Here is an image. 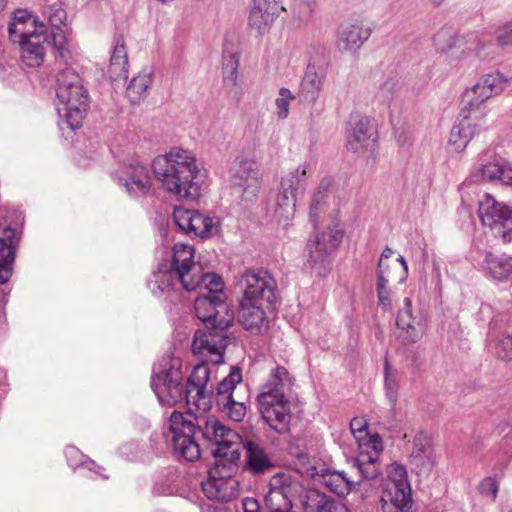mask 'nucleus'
<instances>
[{"mask_svg":"<svg viewBox=\"0 0 512 512\" xmlns=\"http://www.w3.org/2000/svg\"><path fill=\"white\" fill-rule=\"evenodd\" d=\"M175 268L184 290L191 292L201 289L194 302L197 318L207 328L228 329L234 313L226 302L224 282L214 273L204 272L194 261V248L191 245H178L175 249Z\"/></svg>","mask_w":512,"mask_h":512,"instance_id":"1","label":"nucleus"},{"mask_svg":"<svg viewBox=\"0 0 512 512\" xmlns=\"http://www.w3.org/2000/svg\"><path fill=\"white\" fill-rule=\"evenodd\" d=\"M156 179L169 193L182 199H196L200 194L197 182L200 172L193 152L174 147L157 156L151 164Z\"/></svg>","mask_w":512,"mask_h":512,"instance_id":"2","label":"nucleus"},{"mask_svg":"<svg viewBox=\"0 0 512 512\" xmlns=\"http://www.w3.org/2000/svg\"><path fill=\"white\" fill-rule=\"evenodd\" d=\"M295 384V378L287 368L276 365L257 396L259 411L264 421L278 433L289 428L291 420L289 394Z\"/></svg>","mask_w":512,"mask_h":512,"instance_id":"3","label":"nucleus"},{"mask_svg":"<svg viewBox=\"0 0 512 512\" xmlns=\"http://www.w3.org/2000/svg\"><path fill=\"white\" fill-rule=\"evenodd\" d=\"M56 105L59 116L71 129H77L86 115L89 96L80 76L71 68H64L57 76Z\"/></svg>","mask_w":512,"mask_h":512,"instance_id":"4","label":"nucleus"},{"mask_svg":"<svg viewBox=\"0 0 512 512\" xmlns=\"http://www.w3.org/2000/svg\"><path fill=\"white\" fill-rule=\"evenodd\" d=\"M198 432L207 443L214 447L211 452L215 461L240 459L242 438L216 417L199 413Z\"/></svg>","mask_w":512,"mask_h":512,"instance_id":"5","label":"nucleus"},{"mask_svg":"<svg viewBox=\"0 0 512 512\" xmlns=\"http://www.w3.org/2000/svg\"><path fill=\"white\" fill-rule=\"evenodd\" d=\"M199 412L194 407L188 413L174 411L169 418L172 446L176 455L188 462L199 459L200 446L195 440L198 430Z\"/></svg>","mask_w":512,"mask_h":512,"instance_id":"6","label":"nucleus"},{"mask_svg":"<svg viewBox=\"0 0 512 512\" xmlns=\"http://www.w3.org/2000/svg\"><path fill=\"white\" fill-rule=\"evenodd\" d=\"M265 505L269 512H292L296 500H306L307 490L299 478L291 473H277L269 481Z\"/></svg>","mask_w":512,"mask_h":512,"instance_id":"7","label":"nucleus"},{"mask_svg":"<svg viewBox=\"0 0 512 512\" xmlns=\"http://www.w3.org/2000/svg\"><path fill=\"white\" fill-rule=\"evenodd\" d=\"M239 460H217L201 482L204 495L210 500L228 502L238 497L239 482L233 477Z\"/></svg>","mask_w":512,"mask_h":512,"instance_id":"8","label":"nucleus"},{"mask_svg":"<svg viewBox=\"0 0 512 512\" xmlns=\"http://www.w3.org/2000/svg\"><path fill=\"white\" fill-rule=\"evenodd\" d=\"M311 175V165L303 163L281 178L274 211L279 223L286 225L294 218L299 190Z\"/></svg>","mask_w":512,"mask_h":512,"instance_id":"9","label":"nucleus"},{"mask_svg":"<svg viewBox=\"0 0 512 512\" xmlns=\"http://www.w3.org/2000/svg\"><path fill=\"white\" fill-rule=\"evenodd\" d=\"M162 368L151 379V387L159 402L173 406L185 400L183 373L178 359L164 360Z\"/></svg>","mask_w":512,"mask_h":512,"instance_id":"10","label":"nucleus"},{"mask_svg":"<svg viewBox=\"0 0 512 512\" xmlns=\"http://www.w3.org/2000/svg\"><path fill=\"white\" fill-rule=\"evenodd\" d=\"M478 215L481 223L495 238L504 243L512 240V206L498 202L490 194L479 200Z\"/></svg>","mask_w":512,"mask_h":512,"instance_id":"11","label":"nucleus"},{"mask_svg":"<svg viewBox=\"0 0 512 512\" xmlns=\"http://www.w3.org/2000/svg\"><path fill=\"white\" fill-rule=\"evenodd\" d=\"M259 179V168L255 161H236L229 180L231 195L240 203L253 202L259 191Z\"/></svg>","mask_w":512,"mask_h":512,"instance_id":"12","label":"nucleus"},{"mask_svg":"<svg viewBox=\"0 0 512 512\" xmlns=\"http://www.w3.org/2000/svg\"><path fill=\"white\" fill-rule=\"evenodd\" d=\"M114 180L132 197H141L149 193L152 178L147 165L138 157L123 161L113 174Z\"/></svg>","mask_w":512,"mask_h":512,"instance_id":"13","label":"nucleus"},{"mask_svg":"<svg viewBox=\"0 0 512 512\" xmlns=\"http://www.w3.org/2000/svg\"><path fill=\"white\" fill-rule=\"evenodd\" d=\"M240 285L243 290L241 299L243 301L272 305L276 299V280L266 270L245 272L241 277Z\"/></svg>","mask_w":512,"mask_h":512,"instance_id":"14","label":"nucleus"},{"mask_svg":"<svg viewBox=\"0 0 512 512\" xmlns=\"http://www.w3.org/2000/svg\"><path fill=\"white\" fill-rule=\"evenodd\" d=\"M210 369L206 364L196 365L185 387V401L187 406L199 413H206L212 407L213 388H208Z\"/></svg>","mask_w":512,"mask_h":512,"instance_id":"15","label":"nucleus"},{"mask_svg":"<svg viewBox=\"0 0 512 512\" xmlns=\"http://www.w3.org/2000/svg\"><path fill=\"white\" fill-rule=\"evenodd\" d=\"M342 237L340 230L332 228L316 233L307 242L305 264L321 274L326 268L329 254L340 244Z\"/></svg>","mask_w":512,"mask_h":512,"instance_id":"16","label":"nucleus"},{"mask_svg":"<svg viewBox=\"0 0 512 512\" xmlns=\"http://www.w3.org/2000/svg\"><path fill=\"white\" fill-rule=\"evenodd\" d=\"M227 329L207 328L195 332L192 342V352L214 364L223 362L225 349L228 345Z\"/></svg>","mask_w":512,"mask_h":512,"instance_id":"17","label":"nucleus"},{"mask_svg":"<svg viewBox=\"0 0 512 512\" xmlns=\"http://www.w3.org/2000/svg\"><path fill=\"white\" fill-rule=\"evenodd\" d=\"M283 11L280 0H253L247 19L250 33L257 37L268 33Z\"/></svg>","mask_w":512,"mask_h":512,"instance_id":"18","label":"nucleus"},{"mask_svg":"<svg viewBox=\"0 0 512 512\" xmlns=\"http://www.w3.org/2000/svg\"><path fill=\"white\" fill-rule=\"evenodd\" d=\"M481 110L468 111L466 107L461 109L449 138V147L453 152L462 153L471 139L479 130L480 121L483 119Z\"/></svg>","mask_w":512,"mask_h":512,"instance_id":"19","label":"nucleus"},{"mask_svg":"<svg viewBox=\"0 0 512 512\" xmlns=\"http://www.w3.org/2000/svg\"><path fill=\"white\" fill-rule=\"evenodd\" d=\"M397 336L404 344H414L425 334L426 322L421 313L414 314L411 299L403 300V307L396 317Z\"/></svg>","mask_w":512,"mask_h":512,"instance_id":"20","label":"nucleus"},{"mask_svg":"<svg viewBox=\"0 0 512 512\" xmlns=\"http://www.w3.org/2000/svg\"><path fill=\"white\" fill-rule=\"evenodd\" d=\"M508 80L499 72L484 75L480 80L466 91L468 111L479 110L478 107L490 97L504 91Z\"/></svg>","mask_w":512,"mask_h":512,"instance_id":"21","label":"nucleus"},{"mask_svg":"<svg viewBox=\"0 0 512 512\" xmlns=\"http://www.w3.org/2000/svg\"><path fill=\"white\" fill-rule=\"evenodd\" d=\"M361 451L357 458L353 461V468L357 471L359 480L375 479L380 473V465L378 463L379 456L383 451V442L379 435H375L368 439V444Z\"/></svg>","mask_w":512,"mask_h":512,"instance_id":"22","label":"nucleus"},{"mask_svg":"<svg viewBox=\"0 0 512 512\" xmlns=\"http://www.w3.org/2000/svg\"><path fill=\"white\" fill-rule=\"evenodd\" d=\"M326 77V67L315 61H310L300 83L298 91L299 100L304 104L314 105L319 99Z\"/></svg>","mask_w":512,"mask_h":512,"instance_id":"23","label":"nucleus"},{"mask_svg":"<svg viewBox=\"0 0 512 512\" xmlns=\"http://www.w3.org/2000/svg\"><path fill=\"white\" fill-rule=\"evenodd\" d=\"M378 133L374 123L367 117L357 121L347 134V149L354 153L374 151Z\"/></svg>","mask_w":512,"mask_h":512,"instance_id":"24","label":"nucleus"},{"mask_svg":"<svg viewBox=\"0 0 512 512\" xmlns=\"http://www.w3.org/2000/svg\"><path fill=\"white\" fill-rule=\"evenodd\" d=\"M44 32H46L44 23L39 22L27 10H17L8 26L9 40L16 45L25 42L34 34Z\"/></svg>","mask_w":512,"mask_h":512,"instance_id":"25","label":"nucleus"},{"mask_svg":"<svg viewBox=\"0 0 512 512\" xmlns=\"http://www.w3.org/2000/svg\"><path fill=\"white\" fill-rule=\"evenodd\" d=\"M372 30L362 20L342 23L338 30V46L347 52H356L369 39Z\"/></svg>","mask_w":512,"mask_h":512,"instance_id":"26","label":"nucleus"},{"mask_svg":"<svg viewBox=\"0 0 512 512\" xmlns=\"http://www.w3.org/2000/svg\"><path fill=\"white\" fill-rule=\"evenodd\" d=\"M409 463L417 473H429L435 465V453L430 437L424 432L417 433L412 441Z\"/></svg>","mask_w":512,"mask_h":512,"instance_id":"27","label":"nucleus"},{"mask_svg":"<svg viewBox=\"0 0 512 512\" xmlns=\"http://www.w3.org/2000/svg\"><path fill=\"white\" fill-rule=\"evenodd\" d=\"M20 235L11 227L0 231V284H6L12 276L16 248Z\"/></svg>","mask_w":512,"mask_h":512,"instance_id":"28","label":"nucleus"},{"mask_svg":"<svg viewBox=\"0 0 512 512\" xmlns=\"http://www.w3.org/2000/svg\"><path fill=\"white\" fill-rule=\"evenodd\" d=\"M269 305L262 303L240 301L238 321L244 329L253 334H259L267 327L265 307Z\"/></svg>","mask_w":512,"mask_h":512,"instance_id":"29","label":"nucleus"},{"mask_svg":"<svg viewBox=\"0 0 512 512\" xmlns=\"http://www.w3.org/2000/svg\"><path fill=\"white\" fill-rule=\"evenodd\" d=\"M46 32L34 34L25 42L18 44L20 59L28 67H39L44 63L46 55Z\"/></svg>","mask_w":512,"mask_h":512,"instance_id":"30","label":"nucleus"},{"mask_svg":"<svg viewBox=\"0 0 512 512\" xmlns=\"http://www.w3.org/2000/svg\"><path fill=\"white\" fill-rule=\"evenodd\" d=\"M302 506L304 512H350L344 504L317 490L306 493V500H303Z\"/></svg>","mask_w":512,"mask_h":512,"instance_id":"31","label":"nucleus"},{"mask_svg":"<svg viewBox=\"0 0 512 512\" xmlns=\"http://www.w3.org/2000/svg\"><path fill=\"white\" fill-rule=\"evenodd\" d=\"M178 245L186 244L176 243L173 247V258L171 266L169 268L161 267L157 272L153 274V278L148 282V286L154 294L170 291L173 288L175 282H179L181 284L175 268V249Z\"/></svg>","mask_w":512,"mask_h":512,"instance_id":"32","label":"nucleus"},{"mask_svg":"<svg viewBox=\"0 0 512 512\" xmlns=\"http://www.w3.org/2000/svg\"><path fill=\"white\" fill-rule=\"evenodd\" d=\"M246 449L247 468L254 474H262L269 470L273 464L266 451L259 444L247 441L242 442Z\"/></svg>","mask_w":512,"mask_h":512,"instance_id":"33","label":"nucleus"},{"mask_svg":"<svg viewBox=\"0 0 512 512\" xmlns=\"http://www.w3.org/2000/svg\"><path fill=\"white\" fill-rule=\"evenodd\" d=\"M483 268L496 280H507L512 274V257L506 254L486 253Z\"/></svg>","mask_w":512,"mask_h":512,"instance_id":"34","label":"nucleus"},{"mask_svg":"<svg viewBox=\"0 0 512 512\" xmlns=\"http://www.w3.org/2000/svg\"><path fill=\"white\" fill-rule=\"evenodd\" d=\"M335 192V182L331 176L323 177L317 185L310 205V218L315 221L318 213L328 204Z\"/></svg>","mask_w":512,"mask_h":512,"instance_id":"35","label":"nucleus"},{"mask_svg":"<svg viewBox=\"0 0 512 512\" xmlns=\"http://www.w3.org/2000/svg\"><path fill=\"white\" fill-rule=\"evenodd\" d=\"M323 484L333 493L339 496L349 494L352 488L360 483L353 476L348 477L342 471H327L321 475Z\"/></svg>","mask_w":512,"mask_h":512,"instance_id":"36","label":"nucleus"},{"mask_svg":"<svg viewBox=\"0 0 512 512\" xmlns=\"http://www.w3.org/2000/svg\"><path fill=\"white\" fill-rule=\"evenodd\" d=\"M108 73L113 80L128 76V53L122 40H118L113 48Z\"/></svg>","mask_w":512,"mask_h":512,"instance_id":"37","label":"nucleus"},{"mask_svg":"<svg viewBox=\"0 0 512 512\" xmlns=\"http://www.w3.org/2000/svg\"><path fill=\"white\" fill-rule=\"evenodd\" d=\"M52 44L56 52V58L67 64L77 54L76 46L72 39H69L66 34V29L56 28L51 30Z\"/></svg>","mask_w":512,"mask_h":512,"instance_id":"38","label":"nucleus"},{"mask_svg":"<svg viewBox=\"0 0 512 512\" xmlns=\"http://www.w3.org/2000/svg\"><path fill=\"white\" fill-rule=\"evenodd\" d=\"M381 502L383 512H412L411 492H384Z\"/></svg>","mask_w":512,"mask_h":512,"instance_id":"39","label":"nucleus"},{"mask_svg":"<svg viewBox=\"0 0 512 512\" xmlns=\"http://www.w3.org/2000/svg\"><path fill=\"white\" fill-rule=\"evenodd\" d=\"M242 381V375L239 369L233 368L229 375L223 378L217 386V404L231 400L238 396L239 385Z\"/></svg>","mask_w":512,"mask_h":512,"instance_id":"40","label":"nucleus"},{"mask_svg":"<svg viewBox=\"0 0 512 512\" xmlns=\"http://www.w3.org/2000/svg\"><path fill=\"white\" fill-rule=\"evenodd\" d=\"M152 84V75L150 72L142 71L134 76L126 88V95L131 103H140L146 96L149 87Z\"/></svg>","mask_w":512,"mask_h":512,"instance_id":"41","label":"nucleus"},{"mask_svg":"<svg viewBox=\"0 0 512 512\" xmlns=\"http://www.w3.org/2000/svg\"><path fill=\"white\" fill-rule=\"evenodd\" d=\"M389 483L384 492H411L407 479L406 468L398 463L391 464L387 469Z\"/></svg>","mask_w":512,"mask_h":512,"instance_id":"42","label":"nucleus"},{"mask_svg":"<svg viewBox=\"0 0 512 512\" xmlns=\"http://www.w3.org/2000/svg\"><path fill=\"white\" fill-rule=\"evenodd\" d=\"M240 56L236 51L225 50L223 54V83L226 87L238 85V67Z\"/></svg>","mask_w":512,"mask_h":512,"instance_id":"43","label":"nucleus"},{"mask_svg":"<svg viewBox=\"0 0 512 512\" xmlns=\"http://www.w3.org/2000/svg\"><path fill=\"white\" fill-rule=\"evenodd\" d=\"M511 167L507 166L505 163H500L498 161L489 162L481 168V180L484 181H500L505 184V182L509 181L511 178L509 176V172ZM472 177L475 180H479L478 174H473Z\"/></svg>","mask_w":512,"mask_h":512,"instance_id":"44","label":"nucleus"},{"mask_svg":"<svg viewBox=\"0 0 512 512\" xmlns=\"http://www.w3.org/2000/svg\"><path fill=\"white\" fill-rule=\"evenodd\" d=\"M399 91V82L393 77L383 80L374 92V100L381 106L389 107Z\"/></svg>","mask_w":512,"mask_h":512,"instance_id":"45","label":"nucleus"},{"mask_svg":"<svg viewBox=\"0 0 512 512\" xmlns=\"http://www.w3.org/2000/svg\"><path fill=\"white\" fill-rule=\"evenodd\" d=\"M384 389L386 398L392 408H395L398 401L399 378L398 372L388 361L384 365Z\"/></svg>","mask_w":512,"mask_h":512,"instance_id":"46","label":"nucleus"},{"mask_svg":"<svg viewBox=\"0 0 512 512\" xmlns=\"http://www.w3.org/2000/svg\"><path fill=\"white\" fill-rule=\"evenodd\" d=\"M214 227L215 222L213 218L205 216L196 211L193 217L191 229H189L188 234H193L199 237L209 236L212 235Z\"/></svg>","mask_w":512,"mask_h":512,"instance_id":"47","label":"nucleus"},{"mask_svg":"<svg viewBox=\"0 0 512 512\" xmlns=\"http://www.w3.org/2000/svg\"><path fill=\"white\" fill-rule=\"evenodd\" d=\"M395 279L396 277L394 275H377L376 291L378 303L387 310L392 309V295L388 288V283L390 280Z\"/></svg>","mask_w":512,"mask_h":512,"instance_id":"48","label":"nucleus"},{"mask_svg":"<svg viewBox=\"0 0 512 512\" xmlns=\"http://www.w3.org/2000/svg\"><path fill=\"white\" fill-rule=\"evenodd\" d=\"M224 413L233 421L240 422L246 415V404L243 398L236 396L218 404Z\"/></svg>","mask_w":512,"mask_h":512,"instance_id":"49","label":"nucleus"},{"mask_svg":"<svg viewBox=\"0 0 512 512\" xmlns=\"http://www.w3.org/2000/svg\"><path fill=\"white\" fill-rule=\"evenodd\" d=\"M494 351L498 358L504 361L512 360V329L501 332L494 343Z\"/></svg>","mask_w":512,"mask_h":512,"instance_id":"50","label":"nucleus"},{"mask_svg":"<svg viewBox=\"0 0 512 512\" xmlns=\"http://www.w3.org/2000/svg\"><path fill=\"white\" fill-rule=\"evenodd\" d=\"M295 95L288 88H280L279 95L275 99L276 115L279 120H285L290 113V102Z\"/></svg>","mask_w":512,"mask_h":512,"instance_id":"51","label":"nucleus"},{"mask_svg":"<svg viewBox=\"0 0 512 512\" xmlns=\"http://www.w3.org/2000/svg\"><path fill=\"white\" fill-rule=\"evenodd\" d=\"M350 429L359 443L360 448H365V444H368V439L372 438L376 434L369 435L367 432V424L362 418H353L350 422Z\"/></svg>","mask_w":512,"mask_h":512,"instance_id":"52","label":"nucleus"},{"mask_svg":"<svg viewBox=\"0 0 512 512\" xmlns=\"http://www.w3.org/2000/svg\"><path fill=\"white\" fill-rule=\"evenodd\" d=\"M195 212V210H189L183 207H176L173 211L175 224L186 234H188L189 229H191Z\"/></svg>","mask_w":512,"mask_h":512,"instance_id":"53","label":"nucleus"},{"mask_svg":"<svg viewBox=\"0 0 512 512\" xmlns=\"http://www.w3.org/2000/svg\"><path fill=\"white\" fill-rule=\"evenodd\" d=\"M478 490L481 495L490 498L494 502L497 498L499 484L494 477H485L479 484Z\"/></svg>","mask_w":512,"mask_h":512,"instance_id":"54","label":"nucleus"},{"mask_svg":"<svg viewBox=\"0 0 512 512\" xmlns=\"http://www.w3.org/2000/svg\"><path fill=\"white\" fill-rule=\"evenodd\" d=\"M65 19L66 13L59 5L54 4L49 7L48 20L51 25V30H55L56 28L67 29L64 23Z\"/></svg>","mask_w":512,"mask_h":512,"instance_id":"55","label":"nucleus"},{"mask_svg":"<svg viewBox=\"0 0 512 512\" xmlns=\"http://www.w3.org/2000/svg\"><path fill=\"white\" fill-rule=\"evenodd\" d=\"M434 45L442 53L450 50L454 45V40L448 30H441L434 36Z\"/></svg>","mask_w":512,"mask_h":512,"instance_id":"56","label":"nucleus"},{"mask_svg":"<svg viewBox=\"0 0 512 512\" xmlns=\"http://www.w3.org/2000/svg\"><path fill=\"white\" fill-rule=\"evenodd\" d=\"M495 34L500 46H512V21L500 26Z\"/></svg>","mask_w":512,"mask_h":512,"instance_id":"57","label":"nucleus"},{"mask_svg":"<svg viewBox=\"0 0 512 512\" xmlns=\"http://www.w3.org/2000/svg\"><path fill=\"white\" fill-rule=\"evenodd\" d=\"M295 457L301 466L300 469L303 473H306L309 476H314L317 473L316 467L306 452H297L295 453Z\"/></svg>","mask_w":512,"mask_h":512,"instance_id":"58","label":"nucleus"},{"mask_svg":"<svg viewBox=\"0 0 512 512\" xmlns=\"http://www.w3.org/2000/svg\"><path fill=\"white\" fill-rule=\"evenodd\" d=\"M393 255V250L389 247H386L381 255L377 266V275H392L390 271V265L387 263V260Z\"/></svg>","mask_w":512,"mask_h":512,"instance_id":"59","label":"nucleus"},{"mask_svg":"<svg viewBox=\"0 0 512 512\" xmlns=\"http://www.w3.org/2000/svg\"><path fill=\"white\" fill-rule=\"evenodd\" d=\"M495 432L504 438H512V427L506 421H500L495 427Z\"/></svg>","mask_w":512,"mask_h":512,"instance_id":"60","label":"nucleus"},{"mask_svg":"<svg viewBox=\"0 0 512 512\" xmlns=\"http://www.w3.org/2000/svg\"><path fill=\"white\" fill-rule=\"evenodd\" d=\"M397 262H399L400 266H401V272H400V275L398 278H396L395 280H397L398 283H403L407 276H408V264L405 260V258L403 256H399L397 258Z\"/></svg>","mask_w":512,"mask_h":512,"instance_id":"61","label":"nucleus"},{"mask_svg":"<svg viewBox=\"0 0 512 512\" xmlns=\"http://www.w3.org/2000/svg\"><path fill=\"white\" fill-rule=\"evenodd\" d=\"M243 510L244 512H260L259 504L257 500L253 498H246L243 500Z\"/></svg>","mask_w":512,"mask_h":512,"instance_id":"62","label":"nucleus"},{"mask_svg":"<svg viewBox=\"0 0 512 512\" xmlns=\"http://www.w3.org/2000/svg\"><path fill=\"white\" fill-rule=\"evenodd\" d=\"M66 457L68 459V462L71 466L74 464L72 463V458H78L82 457L81 453L74 447H68L65 451Z\"/></svg>","mask_w":512,"mask_h":512,"instance_id":"63","label":"nucleus"},{"mask_svg":"<svg viewBox=\"0 0 512 512\" xmlns=\"http://www.w3.org/2000/svg\"><path fill=\"white\" fill-rule=\"evenodd\" d=\"M429 1L431 2V4H432L433 6H435V7H439L440 5H442V4H443V2H444L445 0H429Z\"/></svg>","mask_w":512,"mask_h":512,"instance_id":"64","label":"nucleus"}]
</instances>
